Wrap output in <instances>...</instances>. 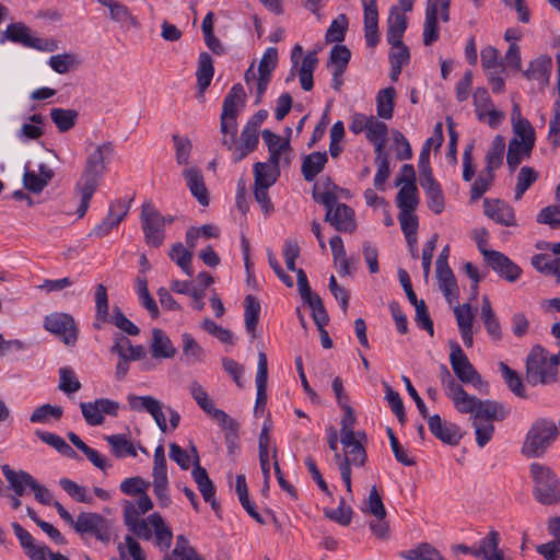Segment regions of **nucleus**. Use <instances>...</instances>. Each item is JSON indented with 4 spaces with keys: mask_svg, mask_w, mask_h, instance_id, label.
I'll list each match as a JSON object with an SVG mask.
<instances>
[{
    "mask_svg": "<svg viewBox=\"0 0 560 560\" xmlns=\"http://www.w3.org/2000/svg\"><path fill=\"white\" fill-rule=\"evenodd\" d=\"M114 151V143L105 141L89 153L83 172L75 184V191L80 197V205L77 209L79 218L85 215L90 201L106 173V165L110 162Z\"/></svg>",
    "mask_w": 560,
    "mask_h": 560,
    "instance_id": "1",
    "label": "nucleus"
},
{
    "mask_svg": "<svg viewBox=\"0 0 560 560\" xmlns=\"http://www.w3.org/2000/svg\"><path fill=\"white\" fill-rule=\"evenodd\" d=\"M337 186L329 179L323 192H313L314 199L326 208L325 222L341 233H353L357 229L354 210L346 203L337 202Z\"/></svg>",
    "mask_w": 560,
    "mask_h": 560,
    "instance_id": "2",
    "label": "nucleus"
},
{
    "mask_svg": "<svg viewBox=\"0 0 560 560\" xmlns=\"http://www.w3.org/2000/svg\"><path fill=\"white\" fill-rule=\"evenodd\" d=\"M246 92L241 83L234 84L225 95L220 115L221 143L228 150L233 148L237 135V116L245 108Z\"/></svg>",
    "mask_w": 560,
    "mask_h": 560,
    "instance_id": "3",
    "label": "nucleus"
},
{
    "mask_svg": "<svg viewBox=\"0 0 560 560\" xmlns=\"http://www.w3.org/2000/svg\"><path fill=\"white\" fill-rule=\"evenodd\" d=\"M559 423L552 419H536L524 440L522 453L526 457H540L556 442L559 436Z\"/></svg>",
    "mask_w": 560,
    "mask_h": 560,
    "instance_id": "4",
    "label": "nucleus"
},
{
    "mask_svg": "<svg viewBox=\"0 0 560 560\" xmlns=\"http://www.w3.org/2000/svg\"><path fill=\"white\" fill-rule=\"evenodd\" d=\"M558 361L539 345L534 346L526 359V380L530 385L549 384L558 374Z\"/></svg>",
    "mask_w": 560,
    "mask_h": 560,
    "instance_id": "5",
    "label": "nucleus"
},
{
    "mask_svg": "<svg viewBox=\"0 0 560 560\" xmlns=\"http://www.w3.org/2000/svg\"><path fill=\"white\" fill-rule=\"evenodd\" d=\"M529 470L534 480L535 499L544 505L560 502V482L552 469L539 463H532Z\"/></svg>",
    "mask_w": 560,
    "mask_h": 560,
    "instance_id": "6",
    "label": "nucleus"
},
{
    "mask_svg": "<svg viewBox=\"0 0 560 560\" xmlns=\"http://www.w3.org/2000/svg\"><path fill=\"white\" fill-rule=\"evenodd\" d=\"M340 443L343 446V455L336 453L335 462L339 468L340 477L345 482L347 492L352 493L351 466H364L368 460V454L364 445L360 440L355 439V435H352L349 443H345L342 438H340Z\"/></svg>",
    "mask_w": 560,
    "mask_h": 560,
    "instance_id": "7",
    "label": "nucleus"
},
{
    "mask_svg": "<svg viewBox=\"0 0 560 560\" xmlns=\"http://www.w3.org/2000/svg\"><path fill=\"white\" fill-rule=\"evenodd\" d=\"M450 347V363L456 377L464 384H471L480 392L483 388L487 389L488 383L482 380L481 375L469 362L460 346L455 341H451Z\"/></svg>",
    "mask_w": 560,
    "mask_h": 560,
    "instance_id": "8",
    "label": "nucleus"
},
{
    "mask_svg": "<svg viewBox=\"0 0 560 560\" xmlns=\"http://www.w3.org/2000/svg\"><path fill=\"white\" fill-rule=\"evenodd\" d=\"M166 219L151 206H143L141 210V224L145 242L151 247H160L165 237Z\"/></svg>",
    "mask_w": 560,
    "mask_h": 560,
    "instance_id": "9",
    "label": "nucleus"
},
{
    "mask_svg": "<svg viewBox=\"0 0 560 560\" xmlns=\"http://www.w3.org/2000/svg\"><path fill=\"white\" fill-rule=\"evenodd\" d=\"M4 36L12 43L21 44L24 47L40 51H54L57 49L55 40L32 36L30 28L23 23L9 24L4 31Z\"/></svg>",
    "mask_w": 560,
    "mask_h": 560,
    "instance_id": "10",
    "label": "nucleus"
},
{
    "mask_svg": "<svg viewBox=\"0 0 560 560\" xmlns=\"http://www.w3.org/2000/svg\"><path fill=\"white\" fill-rule=\"evenodd\" d=\"M75 532L80 535L94 536L103 542L110 540L109 522L98 513L81 512L77 517Z\"/></svg>",
    "mask_w": 560,
    "mask_h": 560,
    "instance_id": "11",
    "label": "nucleus"
},
{
    "mask_svg": "<svg viewBox=\"0 0 560 560\" xmlns=\"http://www.w3.org/2000/svg\"><path fill=\"white\" fill-rule=\"evenodd\" d=\"M46 330L59 336L67 346H73L78 339L74 318L67 313H52L44 318Z\"/></svg>",
    "mask_w": 560,
    "mask_h": 560,
    "instance_id": "12",
    "label": "nucleus"
},
{
    "mask_svg": "<svg viewBox=\"0 0 560 560\" xmlns=\"http://www.w3.org/2000/svg\"><path fill=\"white\" fill-rule=\"evenodd\" d=\"M439 376L445 395L453 401L455 409L457 411L470 410L471 405L469 402H471L472 399L469 398V394L454 378L445 364L440 365Z\"/></svg>",
    "mask_w": 560,
    "mask_h": 560,
    "instance_id": "13",
    "label": "nucleus"
},
{
    "mask_svg": "<svg viewBox=\"0 0 560 560\" xmlns=\"http://www.w3.org/2000/svg\"><path fill=\"white\" fill-rule=\"evenodd\" d=\"M469 398L472 399L469 402L470 410L460 411L462 413H474V421H490L493 423L495 420H503L506 416V412L503 406L493 400H481L476 396L469 395Z\"/></svg>",
    "mask_w": 560,
    "mask_h": 560,
    "instance_id": "14",
    "label": "nucleus"
},
{
    "mask_svg": "<svg viewBox=\"0 0 560 560\" xmlns=\"http://www.w3.org/2000/svg\"><path fill=\"white\" fill-rule=\"evenodd\" d=\"M127 400L131 410L149 412L154 419L160 430L162 432L166 431L167 423L160 400L149 395L137 396L135 394L128 395Z\"/></svg>",
    "mask_w": 560,
    "mask_h": 560,
    "instance_id": "15",
    "label": "nucleus"
},
{
    "mask_svg": "<svg viewBox=\"0 0 560 560\" xmlns=\"http://www.w3.org/2000/svg\"><path fill=\"white\" fill-rule=\"evenodd\" d=\"M485 260L500 278L509 282H515L521 277L522 269L501 252L485 253Z\"/></svg>",
    "mask_w": 560,
    "mask_h": 560,
    "instance_id": "16",
    "label": "nucleus"
},
{
    "mask_svg": "<svg viewBox=\"0 0 560 560\" xmlns=\"http://www.w3.org/2000/svg\"><path fill=\"white\" fill-rule=\"evenodd\" d=\"M261 136L269 151L268 163L272 164L273 167H279L282 155H284L285 164L291 163V145L289 139L282 141L280 136L269 129L262 130Z\"/></svg>",
    "mask_w": 560,
    "mask_h": 560,
    "instance_id": "17",
    "label": "nucleus"
},
{
    "mask_svg": "<svg viewBox=\"0 0 560 560\" xmlns=\"http://www.w3.org/2000/svg\"><path fill=\"white\" fill-rule=\"evenodd\" d=\"M427 419L430 432L438 440L453 446L459 443L462 434L457 424L443 421L439 415L429 416Z\"/></svg>",
    "mask_w": 560,
    "mask_h": 560,
    "instance_id": "18",
    "label": "nucleus"
},
{
    "mask_svg": "<svg viewBox=\"0 0 560 560\" xmlns=\"http://www.w3.org/2000/svg\"><path fill=\"white\" fill-rule=\"evenodd\" d=\"M364 10V35L366 45L375 47L378 43V11L376 0H361Z\"/></svg>",
    "mask_w": 560,
    "mask_h": 560,
    "instance_id": "19",
    "label": "nucleus"
},
{
    "mask_svg": "<svg viewBox=\"0 0 560 560\" xmlns=\"http://www.w3.org/2000/svg\"><path fill=\"white\" fill-rule=\"evenodd\" d=\"M125 524L140 539L150 540L153 537L152 526L147 518H139L132 503L127 502L124 510Z\"/></svg>",
    "mask_w": 560,
    "mask_h": 560,
    "instance_id": "20",
    "label": "nucleus"
},
{
    "mask_svg": "<svg viewBox=\"0 0 560 560\" xmlns=\"http://www.w3.org/2000/svg\"><path fill=\"white\" fill-rule=\"evenodd\" d=\"M183 176L186 180V185L189 188L191 195L198 200V202L201 206H208L209 194L201 171L195 166L186 167L183 171Z\"/></svg>",
    "mask_w": 560,
    "mask_h": 560,
    "instance_id": "21",
    "label": "nucleus"
},
{
    "mask_svg": "<svg viewBox=\"0 0 560 560\" xmlns=\"http://www.w3.org/2000/svg\"><path fill=\"white\" fill-rule=\"evenodd\" d=\"M12 528L21 547L32 560H48L47 553L49 552V548L47 546H37L33 536L19 523H12Z\"/></svg>",
    "mask_w": 560,
    "mask_h": 560,
    "instance_id": "22",
    "label": "nucleus"
},
{
    "mask_svg": "<svg viewBox=\"0 0 560 560\" xmlns=\"http://www.w3.org/2000/svg\"><path fill=\"white\" fill-rule=\"evenodd\" d=\"M258 142V131L245 126L241 132L238 142L236 143L235 141L233 148L230 150L233 161L235 163L241 162L257 148Z\"/></svg>",
    "mask_w": 560,
    "mask_h": 560,
    "instance_id": "23",
    "label": "nucleus"
},
{
    "mask_svg": "<svg viewBox=\"0 0 560 560\" xmlns=\"http://www.w3.org/2000/svg\"><path fill=\"white\" fill-rule=\"evenodd\" d=\"M511 121L514 137L517 141L535 144V130L528 119L524 118L518 104H513L511 112Z\"/></svg>",
    "mask_w": 560,
    "mask_h": 560,
    "instance_id": "24",
    "label": "nucleus"
},
{
    "mask_svg": "<svg viewBox=\"0 0 560 560\" xmlns=\"http://www.w3.org/2000/svg\"><path fill=\"white\" fill-rule=\"evenodd\" d=\"M407 30V16L398 7H392L387 19L386 38L388 44L397 45L402 43Z\"/></svg>",
    "mask_w": 560,
    "mask_h": 560,
    "instance_id": "25",
    "label": "nucleus"
},
{
    "mask_svg": "<svg viewBox=\"0 0 560 560\" xmlns=\"http://www.w3.org/2000/svg\"><path fill=\"white\" fill-rule=\"evenodd\" d=\"M483 207L485 213L495 223L504 226L515 225L514 210L509 205L501 200L490 201L489 199H485Z\"/></svg>",
    "mask_w": 560,
    "mask_h": 560,
    "instance_id": "26",
    "label": "nucleus"
},
{
    "mask_svg": "<svg viewBox=\"0 0 560 560\" xmlns=\"http://www.w3.org/2000/svg\"><path fill=\"white\" fill-rule=\"evenodd\" d=\"M552 70V59L548 55H540L529 62L526 70L523 71V75L527 80L538 81L546 85L549 83L550 74Z\"/></svg>",
    "mask_w": 560,
    "mask_h": 560,
    "instance_id": "27",
    "label": "nucleus"
},
{
    "mask_svg": "<svg viewBox=\"0 0 560 560\" xmlns=\"http://www.w3.org/2000/svg\"><path fill=\"white\" fill-rule=\"evenodd\" d=\"M500 541V534L497 530H490L488 535L479 541V547L476 548L474 557L483 560H503L504 553L499 547Z\"/></svg>",
    "mask_w": 560,
    "mask_h": 560,
    "instance_id": "28",
    "label": "nucleus"
},
{
    "mask_svg": "<svg viewBox=\"0 0 560 560\" xmlns=\"http://www.w3.org/2000/svg\"><path fill=\"white\" fill-rule=\"evenodd\" d=\"M3 476L5 477L9 488L18 495L22 497L26 487L35 485V478L24 470L15 471L9 465L1 466Z\"/></svg>",
    "mask_w": 560,
    "mask_h": 560,
    "instance_id": "29",
    "label": "nucleus"
},
{
    "mask_svg": "<svg viewBox=\"0 0 560 560\" xmlns=\"http://www.w3.org/2000/svg\"><path fill=\"white\" fill-rule=\"evenodd\" d=\"M535 144L526 143L511 139L506 151V164L511 172H514L518 165L530 158Z\"/></svg>",
    "mask_w": 560,
    "mask_h": 560,
    "instance_id": "30",
    "label": "nucleus"
},
{
    "mask_svg": "<svg viewBox=\"0 0 560 560\" xmlns=\"http://www.w3.org/2000/svg\"><path fill=\"white\" fill-rule=\"evenodd\" d=\"M420 185L425 191L429 209L435 214L442 213L445 208V201L441 185L434 177L420 179Z\"/></svg>",
    "mask_w": 560,
    "mask_h": 560,
    "instance_id": "31",
    "label": "nucleus"
},
{
    "mask_svg": "<svg viewBox=\"0 0 560 560\" xmlns=\"http://www.w3.org/2000/svg\"><path fill=\"white\" fill-rule=\"evenodd\" d=\"M149 522L152 526V533L155 538V544L160 550H167L173 541V533L171 528L165 524L164 518L160 513H152L149 515Z\"/></svg>",
    "mask_w": 560,
    "mask_h": 560,
    "instance_id": "32",
    "label": "nucleus"
},
{
    "mask_svg": "<svg viewBox=\"0 0 560 560\" xmlns=\"http://www.w3.org/2000/svg\"><path fill=\"white\" fill-rule=\"evenodd\" d=\"M268 361L265 352L258 353L256 374V410L264 408L267 402Z\"/></svg>",
    "mask_w": 560,
    "mask_h": 560,
    "instance_id": "33",
    "label": "nucleus"
},
{
    "mask_svg": "<svg viewBox=\"0 0 560 560\" xmlns=\"http://www.w3.org/2000/svg\"><path fill=\"white\" fill-rule=\"evenodd\" d=\"M150 352L152 357L156 359H171L176 354V349L173 347L171 339L162 329L154 328L152 330Z\"/></svg>",
    "mask_w": 560,
    "mask_h": 560,
    "instance_id": "34",
    "label": "nucleus"
},
{
    "mask_svg": "<svg viewBox=\"0 0 560 560\" xmlns=\"http://www.w3.org/2000/svg\"><path fill=\"white\" fill-rule=\"evenodd\" d=\"M505 153V138L501 135H497L487 153H486V170L488 173H493L503 164V158Z\"/></svg>",
    "mask_w": 560,
    "mask_h": 560,
    "instance_id": "35",
    "label": "nucleus"
},
{
    "mask_svg": "<svg viewBox=\"0 0 560 560\" xmlns=\"http://www.w3.org/2000/svg\"><path fill=\"white\" fill-rule=\"evenodd\" d=\"M328 161L326 152H313L302 162V175L306 182H312L324 170Z\"/></svg>",
    "mask_w": 560,
    "mask_h": 560,
    "instance_id": "36",
    "label": "nucleus"
},
{
    "mask_svg": "<svg viewBox=\"0 0 560 560\" xmlns=\"http://www.w3.org/2000/svg\"><path fill=\"white\" fill-rule=\"evenodd\" d=\"M481 319L485 324L488 335L494 340L502 339V329L498 317L495 316L488 296L482 298Z\"/></svg>",
    "mask_w": 560,
    "mask_h": 560,
    "instance_id": "37",
    "label": "nucleus"
},
{
    "mask_svg": "<svg viewBox=\"0 0 560 560\" xmlns=\"http://www.w3.org/2000/svg\"><path fill=\"white\" fill-rule=\"evenodd\" d=\"M318 63V58L315 51H308L302 60L301 67L298 68V77L301 88L304 91H311L314 86L313 72Z\"/></svg>",
    "mask_w": 560,
    "mask_h": 560,
    "instance_id": "38",
    "label": "nucleus"
},
{
    "mask_svg": "<svg viewBox=\"0 0 560 560\" xmlns=\"http://www.w3.org/2000/svg\"><path fill=\"white\" fill-rule=\"evenodd\" d=\"M214 74L213 61L211 56L203 51L199 55L198 58V68H197V85L199 91L205 92L210 85L212 78Z\"/></svg>",
    "mask_w": 560,
    "mask_h": 560,
    "instance_id": "39",
    "label": "nucleus"
},
{
    "mask_svg": "<svg viewBox=\"0 0 560 560\" xmlns=\"http://www.w3.org/2000/svg\"><path fill=\"white\" fill-rule=\"evenodd\" d=\"M440 37V28L438 25L436 4H428L425 10V20L423 25V44L431 46Z\"/></svg>",
    "mask_w": 560,
    "mask_h": 560,
    "instance_id": "40",
    "label": "nucleus"
},
{
    "mask_svg": "<svg viewBox=\"0 0 560 560\" xmlns=\"http://www.w3.org/2000/svg\"><path fill=\"white\" fill-rule=\"evenodd\" d=\"M436 278L440 290L444 296L452 302V299L457 300L459 295V289L457 285L456 278L451 268L436 269Z\"/></svg>",
    "mask_w": 560,
    "mask_h": 560,
    "instance_id": "41",
    "label": "nucleus"
},
{
    "mask_svg": "<svg viewBox=\"0 0 560 560\" xmlns=\"http://www.w3.org/2000/svg\"><path fill=\"white\" fill-rule=\"evenodd\" d=\"M400 557L406 560H446L431 544L421 542L412 549L401 551Z\"/></svg>",
    "mask_w": 560,
    "mask_h": 560,
    "instance_id": "42",
    "label": "nucleus"
},
{
    "mask_svg": "<svg viewBox=\"0 0 560 560\" xmlns=\"http://www.w3.org/2000/svg\"><path fill=\"white\" fill-rule=\"evenodd\" d=\"M102 5L109 10L110 20L120 24H130L136 26L137 20L130 10L122 3L115 0H97Z\"/></svg>",
    "mask_w": 560,
    "mask_h": 560,
    "instance_id": "43",
    "label": "nucleus"
},
{
    "mask_svg": "<svg viewBox=\"0 0 560 560\" xmlns=\"http://www.w3.org/2000/svg\"><path fill=\"white\" fill-rule=\"evenodd\" d=\"M244 307L245 328L248 332L252 334L253 338H255V331L260 314V303L256 296L248 294L244 300Z\"/></svg>",
    "mask_w": 560,
    "mask_h": 560,
    "instance_id": "44",
    "label": "nucleus"
},
{
    "mask_svg": "<svg viewBox=\"0 0 560 560\" xmlns=\"http://www.w3.org/2000/svg\"><path fill=\"white\" fill-rule=\"evenodd\" d=\"M109 444L113 454L122 458L125 456H137V450L132 442L125 434H113L105 438Z\"/></svg>",
    "mask_w": 560,
    "mask_h": 560,
    "instance_id": "45",
    "label": "nucleus"
},
{
    "mask_svg": "<svg viewBox=\"0 0 560 560\" xmlns=\"http://www.w3.org/2000/svg\"><path fill=\"white\" fill-rule=\"evenodd\" d=\"M79 113L75 109L52 108L50 118L60 132H67L77 124Z\"/></svg>",
    "mask_w": 560,
    "mask_h": 560,
    "instance_id": "46",
    "label": "nucleus"
},
{
    "mask_svg": "<svg viewBox=\"0 0 560 560\" xmlns=\"http://www.w3.org/2000/svg\"><path fill=\"white\" fill-rule=\"evenodd\" d=\"M396 91L393 86L380 90L376 96V113L383 119H390L394 113Z\"/></svg>",
    "mask_w": 560,
    "mask_h": 560,
    "instance_id": "47",
    "label": "nucleus"
},
{
    "mask_svg": "<svg viewBox=\"0 0 560 560\" xmlns=\"http://www.w3.org/2000/svg\"><path fill=\"white\" fill-rule=\"evenodd\" d=\"M418 189L416 185H402L399 189L396 202L402 212H413L418 205Z\"/></svg>",
    "mask_w": 560,
    "mask_h": 560,
    "instance_id": "48",
    "label": "nucleus"
},
{
    "mask_svg": "<svg viewBox=\"0 0 560 560\" xmlns=\"http://www.w3.org/2000/svg\"><path fill=\"white\" fill-rule=\"evenodd\" d=\"M170 258L177 264V266L188 276L194 275L191 268L192 252L186 248L182 243L173 245L170 252Z\"/></svg>",
    "mask_w": 560,
    "mask_h": 560,
    "instance_id": "49",
    "label": "nucleus"
},
{
    "mask_svg": "<svg viewBox=\"0 0 560 560\" xmlns=\"http://www.w3.org/2000/svg\"><path fill=\"white\" fill-rule=\"evenodd\" d=\"M182 345L183 358L186 362L192 363L203 360L205 351L190 334L184 332L182 335Z\"/></svg>",
    "mask_w": 560,
    "mask_h": 560,
    "instance_id": "50",
    "label": "nucleus"
},
{
    "mask_svg": "<svg viewBox=\"0 0 560 560\" xmlns=\"http://www.w3.org/2000/svg\"><path fill=\"white\" fill-rule=\"evenodd\" d=\"M539 174L532 166L521 167L515 186V199L521 200L527 189L538 179Z\"/></svg>",
    "mask_w": 560,
    "mask_h": 560,
    "instance_id": "51",
    "label": "nucleus"
},
{
    "mask_svg": "<svg viewBox=\"0 0 560 560\" xmlns=\"http://www.w3.org/2000/svg\"><path fill=\"white\" fill-rule=\"evenodd\" d=\"M95 317L97 322H109V304L107 289L104 284L100 283L95 288Z\"/></svg>",
    "mask_w": 560,
    "mask_h": 560,
    "instance_id": "52",
    "label": "nucleus"
},
{
    "mask_svg": "<svg viewBox=\"0 0 560 560\" xmlns=\"http://www.w3.org/2000/svg\"><path fill=\"white\" fill-rule=\"evenodd\" d=\"M362 511L366 514L373 515L375 518H386L387 513L375 486H372L369 497L364 501Z\"/></svg>",
    "mask_w": 560,
    "mask_h": 560,
    "instance_id": "53",
    "label": "nucleus"
},
{
    "mask_svg": "<svg viewBox=\"0 0 560 560\" xmlns=\"http://www.w3.org/2000/svg\"><path fill=\"white\" fill-rule=\"evenodd\" d=\"M500 371L509 389L517 397L524 398L526 396L525 388L523 385V381L521 376L517 374V372L512 370L503 362L500 363Z\"/></svg>",
    "mask_w": 560,
    "mask_h": 560,
    "instance_id": "54",
    "label": "nucleus"
},
{
    "mask_svg": "<svg viewBox=\"0 0 560 560\" xmlns=\"http://www.w3.org/2000/svg\"><path fill=\"white\" fill-rule=\"evenodd\" d=\"M62 413L63 411L61 407L45 404L33 411L30 421L32 423H47L51 418L59 420L62 417Z\"/></svg>",
    "mask_w": 560,
    "mask_h": 560,
    "instance_id": "55",
    "label": "nucleus"
},
{
    "mask_svg": "<svg viewBox=\"0 0 560 560\" xmlns=\"http://www.w3.org/2000/svg\"><path fill=\"white\" fill-rule=\"evenodd\" d=\"M59 483L62 490L67 492L71 498L75 499L78 502L89 504L93 502V498L88 493L85 487L80 486L68 478L60 479Z\"/></svg>",
    "mask_w": 560,
    "mask_h": 560,
    "instance_id": "56",
    "label": "nucleus"
},
{
    "mask_svg": "<svg viewBox=\"0 0 560 560\" xmlns=\"http://www.w3.org/2000/svg\"><path fill=\"white\" fill-rule=\"evenodd\" d=\"M304 302L312 308V317L317 328L325 327L329 322V316L325 310L322 298L318 294L313 295Z\"/></svg>",
    "mask_w": 560,
    "mask_h": 560,
    "instance_id": "57",
    "label": "nucleus"
},
{
    "mask_svg": "<svg viewBox=\"0 0 560 560\" xmlns=\"http://www.w3.org/2000/svg\"><path fill=\"white\" fill-rule=\"evenodd\" d=\"M348 28V18L346 14L338 15L329 25L325 38L328 43H340L345 39Z\"/></svg>",
    "mask_w": 560,
    "mask_h": 560,
    "instance_id": "58",
    "label": "nucleus"
},
{
    "mask_svg": "<svg viewBox=\"0 0 560 560\" xmlns=\"http://www.w3.org/2000/svg\"><path fill=\"white\" fill-rule=\"evenodd\" d=\"M398 220L400 223L401 231L406 236V241L408 244L417 242V229H418V218L412 212H402L400 211L398 215Z\"/></svg>",
    "mask_w": 560,
    "mask_h": 560,
    "instance_id": "59",
    "label": "nucleus"
},
{
    "mask_svg": "<svg viewBox=\"0 0 560 560\" xmlns=\"http://www.w3.org/2000/svg\"><path fill=\"white\" fill-rule=\"evenodd\" d=\"M324 514L329 520L342 526H347L351 523L353 511L350 506H346L345 499L340 498L338 508L335 510L325 509Z\"/></svg>",
    "mask_w": 560,
    "mask_h": 560,
    "instance_id": "60",
    "label": "nucleus"
},
{
    "mask_svg": "<svg viewBox=\"0 0 560 560\" xmlns=\"http://www.w3.org/2000/svg\"><path fill=\"white\" fill-rule=\"evenodd\" d=\"M494 180V174L488 173L486 170L476 178L471 185L470 199L471 201L478 200L491 187Z\"/></svg>",
    "mask_w": 560,
    "mask_h": 560,
    "instance_id": "61",
    "label": "nucleus"
},
{
    "mask_svg": "<svg viewBox=\"0 0 560 560\" xmlns=\"http://www.w3.org/2000/svg\"><path fill=\"white\" fill-rule=\"evenodd\" d=\"M60 381L59 389L66 394H72L81 388V383L75 377L73 371L70 368H61L59 370Z\"/></svg>",
    "mask_w": 560,
    "mask_h": 560,
    "instance_id": "62",
    "label": "nucleus"
},
{
    "mask_svg": "<svg viewBox=\"0 0 560 560\" xmlns=\"http://www.w3.org/2000/svg\"><path fill=\"white\" fill-rule=\"evenodd\" d=\"M476 114L479 120H485V112L493 106L490 95L485 88H477L472 94Z\"/></svg>",
    "mask_w": 560,
    "mask_h": 560,
    "instance_id": "63",
    "label": "nucleus"
},
{
    "mask_svg": "<svg viewBox=\"0 0 560 560\" xmlns=\"http://www.w3.org/2000/svg\"><path fill=\"white\" fill-rule=\"evenodd\" d=\"M537 222L552 228L560 226V206L552 205L542 208L537 215Z\"/></svg>",
    "mask_w": 560,
    "mask_h": 560,
    "instance_id": "64",
    "label": "nucleus"
}]
</instances>
